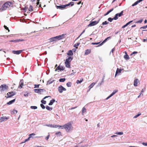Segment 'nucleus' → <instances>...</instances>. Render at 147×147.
<instances>
[{
    "label": "nucleus",
    "mask_w": 147,
    "mask_h": 147,
    "mask_svg": "<svg viewBox=\"0 0 147 147\" xmlns=\"http://www.w3.org/2000/svg\"><path fill=\"white\" fill-rule=\"evenodd\" d=\"M64 129L67 132H69L73 130V127L71 122H69L64 125Z\"/></svg>",
    "instance_id": "nucleus-1"
},
{
    "label": "nucleus",
    "mask_w": 147,
    "mask_h": 147,
    "mask_svg": "<svg viewBox=\"0 0 147 147\" xmlns=\"http://www.w3.org/2000/svg\"><path fill=\"white\" fill-rule=\"evenodd\" d=\"M12 3L8 1L3 4L2 7L0 9V11H2L5 10L7 8H9L12 4Z\"/></svg>",
    "instance_id": "nucleus-2"
},
{
    "label": "nucleus",
    "mask_w": 147,
    "mask_h": 147,
    "mask_svg": "<svg viewBox=\"0 0 147 147\" xmlns=\"http://www.w3.org/2000/svg\"><path fill=\"white\" fill-rule=\"evenodd\" d=\"M74 4V2H71L68 4L65 5H61L59 6L56 5V7L57 9H65L66 7H68L71 5V6H73Z\"/></svg>",
    "instance_id": "nucleus-3"
},
{
    "label": "nucleus",
    "mask_w": 147,
    "mask_h": 147,
    "mask_svg": "<svg viewBox=\"0 0 147 147\" xmlns=\"http://www.w3.org/2000/svg\"><path fill=\"white\" fill-rule=\"evenodd\" d=\"M73 59V58L72 57H69L68 58L66 59V61L65 63L66 67L68 68H70V63Z\"/></svg>",
    "instance_id": "nucleus-4"
},
{
    "label": "nucleus",
    "mask_w": 147,
    "mask_h": 147,
    "mask_svg": "<svg viewBox=\"0 0 147 147\" xmlns=\"http://www.w3.org/2000/svg\"><path fill=\"white\" fill-rule=\"evenodd\" d=\"M8 88V86H7L6 84H3L1 85L0 86V90L1 92H2L4 91L7 90Z\"/></svg>",
    "instance_id": "nucleus-5"
},
{
    "label": "nucleus",
    "mask_w": 147,
    "mask_h": 147,
    "mask_svg": "<svg viewBox=\"0 0 147 147\" xmlns=\"http://www.w3.org/2000/svg\"><path fill=\"white\" fill-rule=\"evenodd\" d=\"M100 19L98 20V21H94L90 22L89 24L88 25V26H92L98 24L99 22Z\"/></svg>",
    "instance_id": "nucleus-6"
},
{
    "label": "nucleus",
    "mask_w": 147,
    "mask_h": 147,
    "mask_svg": "<svg viewBox=\"0 0 147 147\" xmlns=\"http://www.w3.org/2000/svg\"><path fill=\"white\" fill-rule=\"evenodd\" d=\"M34 92L36 93L41 94L42 93L45 91L44 89H36L34 90Z\"/></svg>",
    "instance_id": "nucleus-7"
},
{
    "label": "nucleus",
    "mask_w": 147,
    "mask_h": 147,
    "mask_svg": "<svg viewBox=\"0 0 147 147\" xmlns=\"http://www.w3.org/2000/svg\"><path fill=\"white\" fill-rule=\"evenodd\" d=\"M123 11H122L120 13H117L116 14L114 17V20H117L118 18V17H120L123 15Z\"/></svg>",
    "instance_id": "nucleus-8"
},
{
    "label": "nucleus",
    "mask_w": 147,
    "mask_h": 147,
    "mask_svg": "<svg viewBox=\"0 0 147 147\" xmlns=\"http://www.w3.org/2000/svg\"><path fill=\"white\" fill-rule=\"evenodd\" d=\"M65 69V67L64 66L61 65L60 64L58 67L56 68L55 71H56L57 70H59L60 71H63Z\"/></svg>",
    "instance_id": "nucleus-9"
},
{
    "label": "nucleus",
    "mask_w": 147,
    "mask_h": 147,
    "mask_svg": "<svg viewBox=\"0 0 147 147\" xmlns=\"http://www.w3.org/2000/svg\"><path fill=\"white\" fill-rule=\"evenodd\" d=\"M66 90V89L62 86H60L58 87V91L60 93H62L63 91Z\"/></svg>",
    "instance_id": "nucleus-10"
},
{
    "label": "nucleus",
    "mask_w": 147,
    "mask_h": 147,
    "mask_svg": "<svg viewBox=\"0 0 147 147\" xmlns=\"http://www.w3.org/2000/svg\"><path fill=\"white\" fill-rule=\"evenodd\" d=\"M9 119V117H6L5 116L2 117L0 118V122H2L3 121H7Z\"/></svg>",
    "instance_id": "nucleus-11"
},
{
    "label": "nucleus",
    "mask_w": 147,
    "mask_h": 147,
    "mask_svg": "<svg viewBox=\"0 0 147 147\" xmlns=\"http://www.w3.org/2000/svg\"><path fill=\"white\" fill-rule=\"evenodd\" d=\"M36 134L34 133H32L30 134L29 135V137L28 138L26 139L23 142H22L21 143H23L26 142L30 140V138H33L32 137V136H35Z\"/></svg>",
    "instance_id": "nucleus-12"
},
{
    "label": "nucleus",
    "mask_w": 147,
    "mask_h": 147,
    "mask_svg": "<svg viewBox=\"0 0 147 147\" xmlns=\"http://www.w3.org/2000/svg\"><path fill=\"white\" fill-rule=\"evenodd\" d=\"M64 34H62L55 37L56 41L62 39L64 37Z\"/></svg>",
    "instance_id": "nucleus-13"
},
{
    "label": "nucleus",
    "mask_w": 147,
    "mask_h": 147,
    "mask_svg": "<svg viewBox=\"0 0 147 147\" xmlns=\"http://www.w3.org/2000/svg\"><path fill=\"white\" fill-rule=\"evenodd\" d=\"M16 94L15 92H9L7 93V95L8 96V97H10Z\"/></svg>",
    "instance_id": "nucleus-14"
},
{
    "label": "nucleus",
    "mask_w": 147,
    "mask_h": 147,
    "mask_svg": "<svg viewBox=\"0 0 147 147\" xmlns=\"http://www.w3.org/2000/svg\"><path fill=\"white\" fill-rule=\"evenodd\" d=\"M23 50H18V51H13L12 53L15 54L19 55L23 51Z\"/></svg>",
    "instance_id": "nucleus-15"
},
{
    "label": "nucleus",
    "mask_w": 147,
    "mask_h": 147,
    "mask_svg": "<svg viewBox=\"0 0 147 147\" xmlns=\"http://www.w3.org/2000/svg\"><path fill=\"white\" fill-rule=\"evenodd\" d=\"M139 82V81L137 78H136L134 81V85L135 86H138V84Z\"/></svg>",
    "instance_id": "nucleus-16"
},
{
    "label": "nucleus",
    "mask_w": 147,
    "mask_h": 147,
    "mask_svg": "<svg viewBox=\"0 0 147 147\" xmlns=\"http://www.w3.org/2000/svg\"><path fill=\"white\" fill-rule=\"evenodd\" d=\"M45 126H46L47 127H50L51 128H55L56 126L55 124H46L45 125Z\"/></svg>",
    "instance_id": "nucleus-17"
},
{
    "label": "nucleus",
    "mask_w": 147,
    "mask_h": 147,
    "mask_svg": "<svg viewBox=\"0 0 147 147\" xmlns=\"http://www.w3.org/2000/svg\"><path fill=\"white\" fill-rule=\"evenodd\" d=\"M121 71L122 69H120L118 68H117V70L116 71V72L115 73V76L117 75L118 74L121 73Z\"/></svg>",
    "instance_id": "nucleus-18"
},
{
    "label": "nucleus",
    "mask_w": 147,
    "mask_h": 147,
    "mask_svg": "<svg viewBox=\"0 0 147 147\" xmlns=\"http://www.w3.org/2000/svg\"><path fill=\"white\" fill-rule=\"evenodd\" d=\"M124 58L126 60H128L129 59V56L127 54L126 52H125V55L124 56Z\"/></svg>",
    "instance_id": "nucleus-19"
},
{
    "label": "nucleus",
    "mask_w": 147,
    "mask_h": 147,
    "mask_svg": "<svg viewBox=\"0 0 147 147\" xmlns=\"http://www.w3.org/2000/svg\"><path fill=\"white\" fill-rule=\"evenodd\" d=\"M91 51L90 49H87L85 51V55H88V54H90L91 52Z\"/></svg>",
    "instance_id": "nucleus-20"
},
{
    "label": "nucleus",
    "mask_w": 147,
    "mask_h": 147,
    "mask_svg": "<svg viewBox=\"0 0 147 147\" xmlns=\"http://www.w3.org/2000/svg\"><path fill=\"white\" fill-rule=\"evenodd\" d=\"M86 112V109L85 107H83L82 110V115H84Z\"/></svg>",
    "instance_id": "nucleus-21"
},
{
    "label": "nucleus",
    "mask_w": 147,
    "mask_h": 147,
    "mask_svg": "<svg viewBox=\"0 0 147 147\" xmlns=\"http://www.w3.org/2000/svg\"><path fill=\"white\" fill-rule=\"evenodd\" d=\"M133 21L132 20V21H131L129 22H128V23H126L125 25H123V26L122 27V28H125V27H126V26H127L130 23L132 22Z\"/></svg>",
    "instance_id": "nucleus-22"
},
{
    "label": "nucleus",
    "mask_w": 147,
    "mask_h": 147,
    "mask_svg": "<svg viewBox=\"0 0 147 147\" xmlns=\"http://www.w3.org/2000/svg\"><path fill=\"white\" fill-rule=\"evenodd\" d=\"M24 85V83L23 81L22 80H21L20 83V85L19 86V88H22V86Z\"/></svg>",
    "instance_id": "nucleus-23"
},
{
    "label": "nucleus",
    "mask_w": 147,
    "mask_h": 147,
    "mask_svg": "<svg viewBox=\"0 0 147 147\" xmlns=\"http://www.w3.org/2000/svg\"><path fill=\"white\" fill-rule=\"evenodd\" d=\"M55 99H53L51 100L49 104V105H52L53 103L55 102Z\"/></svg>",
    "instance_id": "nucleus-24"
},
{
    "label": "nucleus",
    "mask_w": 147,
    "mask_h": 147,
    "mask_svg": "<svg viewBox=\"0 0 147 147\" xmlns=\"http://www.w3.org/2000/svg\"><path fill=\"white\" fill-rule=\"evenodd\" d=\"M15 100L16 99H13V100L9 101L7 103V104L8 105H10L14 102L15 101Z\"/></svg>",
    "instance_id": "nucleus-25"
},
{
    "label": "nucleus",
    "mask_w": 147,
    "mask_h": 147,
    "mask_svg": "<svg viewBox=\"0 0 147 147\" xmlns=\"http://www.w3.org/2000/svg\"><path fill=\"white\" fill-rule=\"evenodd\" d=\"M114 9L113 8H112L111 9H110L106 13H105V16H106V15H107L109 14Z\"/></svg>",
    "instance_id": "nucleus-26"
},
{
    "label": "nucleus",
    "mask_w": 147,
    "mask_h": 147,
    "mask_svg": "<svg viewBox=\"0 0 147 147\" xmlns=\"http://www.w3.org/2000/svg\"><path fill=\"white\" fill-rule=\"evenodd\" d=\"M50 41L49 42H52L54 41H56L55 37H52L49 39Z\"/></svg>",
    "instance_id": "nucleus-27"
},
{
    "label": "nucleus",
    "mask_w": 147,
    "mask_h": 147,
    "mask_svg": "<svg viewBox=\"0 0 147 147\" xmlns=\"http://www.w3.org/2000/svg\"><path fill=\"white\" fill-rule=\"evenodd\" d=\"M67 54L69 56L72 55L73 54L72 51L71 50L69 51Z\"/></svg>",
    "instance_id": "nucleus-28"
},
{
    "label": "nucleus",
    "mask_w": 147,
    "mask_h": 147,
    "mask_svg": "<svg viewBox=\"0 0 147 147\" xmlns=\"http://www.w3.org/2000/svg\"><path fill=\"white\" fill-rule=\"evenodd\" d=\"M18 113V111L15 109H13L12 111H11V114H16Z\"/></svg>",
    "instance_id": "nucleus-29"
},
{
    "label": "nucleus",
    "mask_w": 147,
    "mask_h": 147,
    "mask_svg": "<svg viewBox=\"0 0 147 147\" xmlns=\"http://www.w3.org/2000/svg\"><path fill=\"white\" fill-rule=\"evenodd\" d=\"M108 40L106 38L104 40H103V41L100 44H99V45H98L97 47H98L99 46H102L104 43L105 42Z\"/></svg>",
    "instance_id": "nucleus-30"
},
{
    "label": "nucleus",
    "mask_w": 147,
    "mask_h": 147,
    "mask_svg": "<svg viewBox=\"0 0 147 147\" xmlns=\"http://www.w3.org/2000/svg\"><path fill=\"white\" fill-rule=\"evenodd\" d=\"M56 128H57L58 127H61V129H64V125L63 126L60 125H56Z\"/></svg>",
    "instance_id": "nucleus-31"
},
{
    "label": "nucleus",
    "mask_w": 147,
    "mask_h": 147,
    "mask_svg": "<svg viewBox=\"0 0 147 147\" xmlns=\"http://www.w3.org/2000/svg\"><path fill=\"white\" fill-rule=\"evenodd\" d=\"M96 83L93 82L89 86V87L90 88V89L91 88H92L93 86L95 85Z\"/></svg>",
    "instance_id": "nucleus-32"
},
{
    "label": "nucleus",
    "mask_w": 147,
    "mask_h": 147,
    "mask_svg": "<svg viewBox=\"0 0 147 147\" xmlns=\"http://www.w3.org/2000/svg\"><path fill=\"white\" fill-rule=\"evenodd\" d=\"M46 108L48 110H49V111H51L53 109L52 107H50L48 106H46Z\"/></svg>",
    "instance_id": "nucleus-33"
},
{
    "label": "nucleus",
    "mask_w": 147,
    "mask_h": 147,
    "mask_svg": "<svg viewBox=\"0 0 147 147\" xmlns=\"http://www.w3.org/2000/svg\"><path fill=\"white\" fill-rule=\"evenodd\" d=\"M83 79L82 78H81L80 80H77L76 81V83L78 84L81 83L83 81Z\"/></svg>",
    "instance_id": "nucleus-34"
},
{
    "label": "nucleus",
    "mask_w": 147,
    "mask_h": 147,
    "mask_svg": "<svg viewBox=\"0 0 147 147\" xmlns=\"http://www.w3.org/2000/svg\"><path fill=\"white\" fill-rule=\"evenodd\" d=\"M115 134L116 135H122L123 134V132H116L115 133Z\"/></svg>",
    "instance_id": "nucleus-35"
},
{
    "label": "nucleus",
    "mask_w": 147,
    "mask_h": 147,
    "mask_svg": "<svg viewBox=\"0 0 147 147\" xmlns=\"http://www.w3.org/2000/svg\"><path fill=\"white\" fill-rule=\"evenodd\" d=\"M140 3V2L138 0L137 1H136V2H135V3L134 4H133L132 6H134L136 5H137V4H138V3Z\"/></svg>",
    "instance_id": "nucleus-36"
},
{
    "label": "nucleus",
    "mask_w": 147,
    "mask_h": 147,
    "mask_svg": "<svg viewBox=\"0 0 147 147\" xmlns=\"http://www.w3.org/2000/svg\"><path fill=\"white\" fill-rule=\"evenodd\" d=\"M33 10V7L32 5H30L29 9V11H32Z\"/></svg>",
    "instance_id": "nucleus-37"
},
{
    "label": "nucleus",
    "mask_w": 147,
    "mask_h": 147,
    "mask_svg": "<svg viewBox=\"0 0 147 147\" xmlns=\"http://www.w3.org/2000/svg\"><path fill=\"white\" fill-rule=\"evenodd\" d=\"M114 20V17L113 18H108V20L109 21L111 22L113 20Z\"/></svg>",
    "instance_id": "nucleus-38"
},
{
    "label": "nucleus",
    "mask_w": 147,
    "mask_h": 147,
    "mask_svg": "<svg viewBox=\"0 0 147 147\" xmlns=\"http://www.w3.org/2000/svg\"><path fill=\"white\" fill-rule=\"evenodd\" d=\"M117 92V90H114L113 91V92L111 94V96H113V95H114L115 93H116Z\"/></svg>",
    "instance_id": "nucleus-39"
},
{
    "label": "nucleus",
    "mask_w": 147,
    "mask_h": 147,
    "mask_svg": "<svg viewBox=\"0 0 147 147\" xmlns=\"http://www.w3.org/2000/svg\"><path fill=\"white\" fill-rule=\"evenodd\" d=\"M53 81L54 80L51 81V80H49L47 82V84H51L53 82Z\"/></svg>",
    "instance_id": "nucleus-40"
},
{
    "label": "nucleus",
    "mask_w": 147,
    "mask_h": 147,
    "mask_svg": "<svg viewBox=\"0 0 147 147\" xmlns=\"http://www.w3.org/2000/svg\"><path fill=\"white\" fill-rule=\"evenodd\" d=\"M65 80V78H61L59 79V81L61 82H64Z\"/></svg>",
    "instance_id": "nucleus-41"
},
{
    "label": "nucleus",
    "mask_w": 147,
    "mask_h": 147,
    "mask_svg": "<svg viewBox=\"0 0 147 147\" xmlns=\"http://www.w3.org/2000/svg\"><path fill=\"white\" fill-rule=\"evenodd\" d=\"M16 42H20L24 41V39H18L16 40Z\"/></svg>",
    "instance_id": "nucleus-42"
},
{
    "label": "nucleus",
    "mask_w": 147,
    "mask_h": 147,
    "mask_svg": "<svg viewBox=\"0 0 147 147\" xmlns=\"http://www.w3.org/2000/svg\"><path fill=\"white\" fill-rule=\"evenodd\" d=\"M67 86L68 87H70L71 86V83L70 82H69L67 83Z\"/></svg>",
    "instance_id": "nucleus-43"
},
{
    "label": "nucleus",
    "mask_w": 147,
    "mask_h": 147,
    "mask_svg": "<svg viewBox=\"0 0 147 147\" xmlns=\"http://www.w3.org/2000/svg\"><path fill=\"white\" fill-rule=\"evenodd\" d=\"M37 108V107L36 106H31L30 107V108L31 109H36Z\"/></svg>",
    "instance_id": "nucleus-44"
},
{
    "label": "nucleus",
    "mask_w": 147,
    "mask_h": 147,
    "mask_svg": "<svg viewBox=\"0 0 147 147\" xmlns=\"http://www.w3.org/2000/svg\"><path fill=\"white\" fill-rule=\"evenodd\" d=\"M109 22L107 21H105V22H103L102 24V25L107 24Z\"/></svg>",
    "instance_id": "nucleus-45"
},
{
    "label": "nucleus",
    "mask_w": 147,
    "mask_h": 147,
    "mask_svg": "<svg viewBox=\"0 0 147 147\" xmlns=\"http://www.w3.org/2000/svg\"><path fill=\"white\" fill-rule=\"evenodd\" d=\"M141 115V113H138V115H136L134 117V118H137L138 117L140 116Z\"/></svg>",
    "instance_id": "nucleus-46"
},
{
    "label": "nucleus",
    "mask_w": 147,
    "mask_h": 147,
    "mask_svg": "<svg viewBox=\"0 0 147 147\" xmlns=\"http://www.w3.org/2000/svg\"><path fill=\"white\" fill-rule=\"evenodd\" d=\"M142 21H143V19H141L140 20H139V21L136 22L135 23H141L142 22Z\"/></svg>",
    "instance_id": "nucleus-47"
},
{
    "label": "nucleus",
    "mask_w": 147,
    "mask_h": 147,
    "mask_svg": "<svg viewBox=\"0 0 147 147\" xmlns=\"http://www.w3.org/2000/svg\"><path fill=\"white\" fill-rule=\"evenodd\" d=\"M80 44V42H78V43H77L76 44H75L74 45V47H77Z\"/></svg>",
    "instance_id": "nucleus-48"
},
{
    "label": "nucleus",
    "mask_w": 147,
    "mask_h": 147,
    "mask_svg": "<svg viewBox=\"0 0 147 147\" xmlns=\"http://www.w3.org/2000/svg\"><path fill=\"white\" fill-rule=\"evenodd\" d=\"M40 105L41 107H42V109H45V107L44 105L43 104H40Z\"/></svg>",
    "instance_id": "nucleus-49"
},
{
    "label": "nucleus",
    "mask_w": 147,
    "mask_h": 147,
    "mask_svg": "<svg viewBox=\"0 0 147 147\" xmlns=\"http://www.w3.org/2000/svg\"><path fill=\"white\" fill-rule=\"evenodd\" d=\"M100 42H92V44L93 45H97L100 44Z\"/></svg>",
    "instance_id": "nucleus-50"
},
{
    "label": "nucleus",
    "mask_w": 147,
    "mask_h": 147,
    "mask_svg": "<svg viewBox=\"0 0 147 147\" xmlns=\"http://www.w3.org/2000/svg\"><path fill=\"white\" fill-rule=\"evenodd\" d=\"M28 94L29 93H28L27 92H26L25 94H24V95L25 97L28 96Z\"/></svg>",
    "instance_id": "nucleus-51"
},
{
    "label": "nucleus",
    "mask_w": 147,
    "mask_h": 147,
    "mask_svg": "<svg viewBox=\"0 0 147 147\" xmlns=\"http://www.w3.org/2000/svg\"><path fill=\"white\" fill-rule=\"evenodd\" d=\"M40 86V84H35L34 85V88H39V86Z\"/></svg>",
    "instance_id": "nucleus-52"
},
{
    "label": "nucleus",
    "mask_w": 147,
    "mask_h": 147,
    "mask_svg": "<svg viewBox=\"0 0 147 147\" xmlns=\"http://www.w3.org/2000/svg\"><path fill=\"white\" fill-rule=\"evenodd\" d=\"M41 102L44 104H46V101L44 100H42L41 101Z\"/></svg>",
    "instance_id": "nucleus-53"
},
{
    "label": "nucleus",
    "mask_w": 147,
    "mask_h": 147,
    "mask_svg": "<svg viewBox=\"0 0 147 147\" xmlns=\"http://www.w3.org/2000/svg\"><path fill=\"white\" fill-rule=\"evenodd\" d=\"M138 53V52L136 51H134L132 53H131L130 55H132L133 54H137Z\"/></svg>",
    "instance_id": "nucleus-54"
},
{
    "label": "nucleus",
    "mask_w": 147,
    "mask_h": 147,
    "mask_svg": "<svg viewBox=\"0 0 147 147\" xmlns=\"http://www.w3.org/2000/svg\"><path fill=\"white\" fill-rule=\"evenodd\" d=\"M55 134L56 135H61V133L60 131H59V132H56L55 133Z\"/></svg>",
    "instance_id": "nucleus-55"
},
{
    "label": "nucleus",
    "mask_w": 147,
    "mask_h": 147,
    "mask_svg": "<svg viewBox=\"0 0 147 147\" xmlns=\"http://www.w3.org/2000/svg\"><path fill=\"white\" fill-rule=\"evenodd\" d=\"M4 27L5 29L7 30L8 31V32L9 31V30L8 28L7 27V26H5V25H4Z\"/></svg>",
    "instance_id": "nucleus-56"
},
{
    "label": "nucleus",
    "mask_w": 147,
    "mask_h": 147,
    "mask_svg": "<svg viewBox=\"0 0 147 147\" xmlns=\"http://www.w3.org/2000/svg\"><path fill=\"white\" fill-rule=\"evenodd\" d=\"M147 28V26L146 25V26H144L143 27H141L140 28V29H141V28L145 29V28Z\"/></svg>",
    "instance_id": "nucleus-57"
},
{
    "label": "nucleus",
    "mask_w": 147,
    "mask_h": 147,
    "mask_svg": "<svg viewBox=\"0 0 147 147\" xmlns=\"http://www.w3.org/2000/svg\"><path fill=\"white\" fill-rule=\"evenodd\" d=\"M142 144L144 146H147V143H146L143 142Z\"/></svg>",
    "instance_id": "nucleus-58"
},
{
    "label": "nucleus",
    "mask_w": 147,
    "mask_h": 147,
    "mask_svg": "<svg viewBox=\"0 0 147 147\" xmlns=\"http://www.w3.org/2000/svg\"><path fill=\"white\" fill-rule=\"evenodd\" d=\"M50 135H48V136H47V137H46V138H45V139H46L47 140L49 139V137H50Z\"/></svg>",
    "instance_id": "nucleus-59"
},
{
    "label": "nucleus",
    "mask_w": 147,
    "mask_h": 147,
    "mask_svg": "<svg viewBox=\"0 0 147 147\" xmlns=\"http://www.w3.org/2000/svg\"><path fill=\"white\" fill-rule=\"evenodd\" d=\"M77 107H72L71 108H69V110H72V109H75L76 108H77Z\"/></svg>",
    "instance_id": "nucleus-60"
},
{
    "label": "nucleus",
    "mask_w": 147,
    "mask_h": 147,
    "mask_svg": "<svg viewBox=\"0 0 147 147\" xmlns=\"http://www.w3.org/2000/svg\"><path fill=\"white\" fill-rule=\"evenodd\" d=\"M16 40H10L9 41V42H16Z\"/></svg>",
    "instance_id": "nucleus-61"
},
{
    "label": "nucleus",
    "mask_w": 147,
    "mask_h": 147,
    "mask_svg": "<svg viewBox=\"0 0 147 147\" xmlns=\"http://www.w3.org/2000/svg\"><path fill=\"white\" fill-rule=\"evenodd\" d=\"M115 49L114 48H113V49H112L110 53L112 52V53H113V51L115 50Z\"/></svg>",
    "instance_id": "nucleus-62"
},
{
    "label": "nucleus",
    "mask_w": 147,
    "mask_h": 147,
    "mask_svg": "<svg viewBox=\"0 0 147 147\" xmlns=\"http://www.w3.org/2000/svg\"><path fill=\"white\" fill-rule=\"evenodd\" d=\"M112 96H111V94H110L109 96H108L106 98V100H107L108 99H109V98H110Z\"/></svg>",
    "instance_id": "nucleus-63"
},
{
    "label": "nucleus",
    "mask_w": 147,
    "mask_h": 147,
    "mask_svg": "<svg viewBox=\"0 0 147 147\" xmlns=\"http://www.w3.org/2000/svg\"><path fill=\"white\" fill-rule=\"evenodd\" d=\"M117 136L116 135H113L112 136H111V137L112 138H113L114 137H117Z\"/></svg>",
    "instance_id": "nucleus-64"
}]
</instances>
